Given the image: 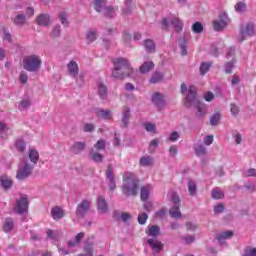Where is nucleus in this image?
I'll return each mask as SVG.
<instances>
[{"label":"nucleus","mask_w":256,"mask_h":256,"mask_svg":"<svg viewBox=\"0 0 256 256\" xmlns=\"http://www.w3.org/2000/svg\"><path fill=\"white\" fill-rule=\"evenodd\" d=\"M179 137H181V134H179V132H177V131H174L170 134L169 141H172V143H175V141H177V139H179Z\"/></svg>","instance_id":"bf43d9fd"},{"label":"nucleus","mask_w":256,"mask_h":256,"mask_svg":"<svg viewBox=\"0 0 256 256\" xmlns=\"http://www.w3.org/2000/svg\"><path fill=\"white\" fill-rule=\"evenodd\" d=\"M3 41H7V43H11L12 41L11 34L5 29H3Z\"/></svg>","instance_id":"69168bd1"},{"label":"nucleus","mask_w":256,"mask_h":256,"mask_svg":"<svg viewBox=\"0 0 256 256\" xmlns=\"http://www.w3.org/2000/svg\"><path fill=\"white\" fill-rule=\"evenodd\" d=\"M14 222L11 218H6L4 221L3 229L5 233H9V231H13Z\"/></svg>","instance_id":"473e14b6"},{"label":"nucleus","mask_w":256,"mask_h":256,"mask_svg":"<svg viewBox=\"0 0 256 256\" xmlns=\"http://www.w3.org/2000/svg\"><path fill=\"white\" fill-rule=\"evenodd\" d=\"M131 117V109L129 107H124L123 109V117H122V123L124 127H127L129 125V119Z\"/></svg>","instance_id":"cd10ccee"},{"label":"nucleus","mask_w":256,"mask_h":256,"mask_svg":"<svg viewBox=\"0 0 256 256\" xmlns=\"http://www.w3.org/2000/svg\"><path fill=\"white\" fill-rule=\"evenodd\" d=\"M193 33H203V24L196 22L192 25Z\"/></svg>","instance_id":"8fccbe9b"},{"label":"nucleus","mask_w":256,"mask_h":256,"mask_svg":"<svg viewBox=\"0 0 256 256\" xmlns=\"http://www.w3.org/2000/svg\"><path fill=\"white\" fill-rule=\"evenodd\" d=\"M213 135H208L204 138V144H206L207 146L211 145L213 143Z\"/></svg>","instance_id":"774afa93"},{"label":"nucleus","mask_w":256,"mask_h":256,"mask_svg":"<svg viewBox=\"0 0 256 256\" xmlns=\"http://www.w3.org/2000/svg\"><path fill=\"white\" fill-rule=\"evenodd\" d=\"M232 137H233L236 145H241V143L243 142V136L239 132H234L232 134Z\"/></svg>","instance_id":"603ef678"},{"label":"nucleus","mask_w":256,"mask_h":256,"mask_svg":"<svg viewBox=\"0 0 256 256\" xmlns=\"http://www.w3.org/2000/svg\"><path fill=\"white\" fill-rule=\"evenodd\" d=\"M155 67V63L153 61H145L140 66V73H149V71L153 70Z\"/></svg>","instance_id":"b1692460"},{"label":"nucleus","mask_w":256,"mask_h":256,"mask_svg":"<svg viewBox=\"0 0 256 256\" xmlns=\"http://www.w3.org/2000/svg\"><path fill=\"white\" fill-rule=\"evenodd\" d=\"M23 67L26 71H37L41 67V59L35 55L27 56L23 60Z\"/></svg>","instance_id":"423d86ee"},{"label":"nucleus","mask_w":256,"mask_h":256,"mask_svg":"<svg viewBox=\"0 0 256 256\" xmlns=\"http://www.w3.org/2000/svg\"><path fill=\"white\" fill-rule=\"evenodd\" d=\"M67 69L70 77H73V79H76V82L79 83V79H83V76H79V64H77L75 60H72L68 63Z\"/></svg>","instance_id":"2eb2a0df"},{"label":"nucleus","mask_w":256,"mask_h":256,"mask_svg":"<svg viewBox=\"0 0 256 256\" xmlns=\"http://www.w3.org/2000/svg\"><path fill=\"white\" fill-rule=\"evenodd\" d=\"M106 179L108 181V187L110 191H114L115 187H117V184H115V175L113 174V168H111V166H108L106 170Z\"/></svg>","instance_id":"a211bd4d"},{"label":"nucleus","mask_w":256,"mask_h":256,"mask_svg":"<svg viewBox=\"0 0 256 256\" xmlns=\"http://www.w3.org/2000/svg\"><path fill=\"white\" fill-rule=\"evenodd\" d=\"M98 94L102 99H107V87L103 83H98Z\"/></svg>","instance_id":"c9c22d12"},{"label":"nucleus","mask_w":256,"mask_h":256,"mask_svg":"<svg viewBox=\"0 0 256 256\" xmlns=\"http://www.w3.org/2000/svg\"><path fill=\"white\" fill-rule=\"evenodd\" d=\"M219 121H221V113L216 112L210 118V125H219Z\"/></svg>","instance_id":"79ce46f5"},{"label":"nucleus","mask_w":256,"mask_h":256,"mask_svg":"<svg viewBox=\"0 0 256 256\" xmlns=\"http://www.w3.org/2000/svg\"><path fill=\"white\" fill-rule=\"evenodd\" d=\"M153 188L151 185H145L141 188L140 197L142 201H147L149 199V193Z\"/></svg>","instance_id":"393cba45"},{"label":"nucleus","mask_w":256,"mask_h":256,"mask_svg":"<svg viewBox=\"0 0 256 256\" xmlns=\"http://www.w3.org/2000/svg\"><path fill=\"white\" fill-rule=\"evenodd\" d=\"M195 151L198 155H205L207 153V149L203 145L196 146Z\"/></svg>","instance_id":"4d7b16f0"},{"label":"nucleus","mask_w":256,"mask_h":256,"mask_svg":"<svg viewBox=\"0 0 256 256\" xmlns=\"http://www.w3.org/2000/svg\"><path fill=\"white\" fill-rule=\"evenodd\" d=\"M64 215H65V212L63 211V209H61L58 206L52 208L51 210V216L55 220L62 219Z\"/></svg>","instance_id":"a878e982"},{"label":"nucleus","mask_w":256,"mask_h":256,"mask_svg":"<svg viewBox=\"0 0 256 256\" xmlns=\"http://www.w3.org/2000/svg\"><path fill=\"white\" fill-rule=\"evenodd\" d=\"M9 125L0 122V139H7V133H9Z\"/></svg>","instance_id":"7c9ffc66"},{"label":"nucleus","mask_w":256,"mask_h":256,"mask_svg":"<svg viewBox=\"0 0 256 256\" xmlns=\"http://www.w3.org/2000/svg\"><path fill=\"white\" fill-rule=\"evenodd\" d=\"M105 140H99L94 147L98 150V151H103V149H105Z\"/></svg>","instance_id":"13d9d810"},{"label":"nucleus","mask_w":256,"mask_h":256,"mask_svg":"<svg viewBox=\"0 0 256 256\" xmlns=\"http://www.w3.org/2000/svg\"><path fill=\"white\" fill-rule=\"evenodd\" d=\"M242 256H256V248L247 247Z\"/></svg>","instance_id":"864d4df0"},{"label":"nucleus","mask_w":256,"mask_h":256,"mask_svg":"<svg viewBox=\"0 0 256 256\" xmlns=\"http://www.w3.org/2000/svg\"><path fill=\"white\" fill-rule=\"evenodd\" d=\"M95 114L98 119H104L105 121L113 119V113L111 110L96 109Z\"/></svg>","instance_id":"6ab92c4d"},{"label":"nucleus","mask_w":256,"mask_h":256,"mask_svg":"<svg viewBox=\"0 0 256 256\" xmlns=\"http://www.w3.org/2000/svg\"><path fill=\"white\" fill-rule=\"evenodd\" d=\"M231 23V19L227 12H221L219 14V19L213 21L214 31H223L226 27H228Z\"/></svg>","instance_id":"9d476101"},{"label":"nucleus","mask_w":256,"mask_h":256,"mask_svg":"<svg viewBox=\"0 0 256 256\" xmlns=\"http://www.w3.org/2000/svg\"><path fill=\"white\" fill-rule=\"evenodd\" d=\"M233 67H235V64L233 62L226 63L224 66L225 73H232Z\"/></svg>","instance_id":"0e129e2a"},{"label":"nucleus","mask_w":256,"mask_h":256,"mask_svg":"<svg viewBox=\"0 0 256 256\" xmlns=\"http://www.w3.org/2000/svg\"><path fill=\"white\" fill-rule=\"evenodd\" d=\"M97 209L99 213H107V202L105 201V198H103V196L98 197Z\"/></svg>","instance_id":"4be33fe9"},{"label":"nucleus","mask_w":256,"mask_h":256,"mask_svg":"<svg viewBox=\"0 0 256 256\" xmlns=\"http://www.w3.org/2000/svg\"><path fill=\"white\" fill-rule=\"evenodd\" d=\"M239 83H241V78H239V76H237V75H233L232 79H231L232 87H237V85H239Z\"/></svg>","instance_id":"052dcab7"},{"label":"nucleus","mask_w":256,"mask_h":256,"mask_svg":"<svg viewBox=\"0 0 256 256\" xmlns=\"http://www.w3.org/2000/svg\"><path fill=\"white\" fill-rule=\"evenodd\" d=\"M15 149L16 151H19V153H23V151L27 149V144L25 143V140L17 139L15 142Z\"/></svg>","instance_id":"2f4dec72"},{"label":"nucleus","mask_w":256,"mask_h":256,"mask_svg":"<svg viewBox=\"0 0 256 256\" xmlns=\"http://www.w3.org/2000/svg\"><path fill=\"white\" fill-rule=\"evenodd\" d=\"M183 239H184V242L186 243V245H191V243H193L195 241V236L188 235V236L184 237Z\"/></svg>","instance_id":"338daca9"},{"label":"nucleus","mask_w":256,"mask_h":256,"mask_svg":"<svg viewBox=\"0 0 256 256\" xmlns=\"http://www.w3.org/2000/svg\"><path fill=\"white\" fill-rule=\"evenodd\" d=\"M144 47L148 53L155 52V42H153L151 39H148L144 42Z\"/></svg>","instance_id":"f704fd0d"},{"label":"nucleus","mask_w":256,"mask_h":256,"mask_svg":"<svg viewBox=\"0 0 256 256\" xmlns=\"http://www.w3.org/2000/svg\"><path fill=\"white\" fill-rule=\"evenodd\" d=\"M179 47H180V53L183 57L187 55V41L186 40H180L179 41Z\"/></svg>","instance_id":"49530a36"},{"label":"nucleus","mask_w":256,"mask_h":256,"mask_svg":"<svg viewBox=\"0 0 256 256\" xmlns=\"http://www.w3.org/2000/svg\"><path fill=\"white\" fill-rule=\"evenodd\" d=\"M83 237H85V233L81 232V233L77 234L74 241L68 242V247H75V246L79 245V242L81 241V239H83Z\"/></svg>","instance_id":"e433bc0d"},{"label":"nucleus","mask_w":256,"mask_h":256,"mask_svg":"<svg viewBox=\"0 0 256 256\" xmlns=\"http://www.w3.org/2000/svg\"><path fill=\"white\" fill-rule=\"evenodd\" d=\"M188 191L190 195H195V192L197 191V184L193 180L188 182Z\"/></svg>","instance_id":"09e8293b"},{"label":"nucleus","mask_w":256,"mask_h":256,"mask_svg":"<svg viewBox=\"0 0 256 256\" xmlns=\"http://www.w3.org/2000/svg\"><path fill=\"white\" fill-rule=\"evenodd\" d=\"M161 231L159 226H149L148 227V235L150 237H157Z\"/></svg>","instance_id":"4c0bfd02"},{"label":"nucleus","mask_w":256,"mask_h":256,"mask_svg":"<svg viewBox=\"0 0 256 256\" xmlns=\"http://www.w3.org/2000/svg\"><path fill=\"white\" fill-rule=\"evenodd\" d=\"M28 159H30L33 165H37L39 162V151H37V149H30L28 151Z\"/></svg>","instance_id":"5701e85b"},{"label":"nucleus","mask_w":256,"mask_h":256,"mask_svg":"<svg viewBox=\"0 0 256 256\" xmlns=\"http://www.w3.org/2000/svg\"><path fill=\"white\" fill-rule=\"evenodd\" d=\"M225 197V194L220 188H214L212 190V199H223Z\"/></svg>","instance_id":"37998d69"},{"label":"nucleus","mask_w":256,"mask_h":256,"mask_svg":"<svg viewBox=\"0 0 256 256\" xmlns=\"http://www.w3.org/2000/svg\"><path fill=\"white\" fill-rule=\"evenodd\" d=\"M0 183L4 189H9L13 185V180L7 175L0 176Z\"/></svg>","instance_id":"bb28decb"},{"label":"nucleus","mask_w":256,"mask_h":256,"mask_svg":"<svg viewBox=\"0 0 256 256\" xmlns=\"http://www.w3.org/2000/svg\"><path fill=\"white\" fill-rule=\"evenodd\" d=\"M209 69H211V63L203 62L200 65V74L205 75Z\"/></svg>","instance_id":"de8ad7c7"},{"label":"nucleus","mask_w":256,"mask_h":256,"mask_svg":"<svg viewBox=\"0 0 256 256\" xmlns=\"http://www.w3.org/2000/svg\"><path fill=\"white\" fill-rule=\"evenodd\" d=\"M230 111L234 117H237L239 115V106L231 104Z\"/></svg>","instance_id":"e2e57ef3"},{"label":"nucleus","mask_w":256,"mask_h":256,"mask_svg":"<svg viewBox=\"0 0 256 256\" xmlns=\"http://www.w3.org/2000/svg\"><path fill=\"white\" fill-rule=\"evenodd\" d=\"M152 103L158 106V109H161L165 105V100L163 99V94L156 92L152 96Z\"/></svg>","instance_id":"aec40b11"},{"label":"nucleus","mask_w":256,"mask_h":256,"mask_svg":"<svg viewBox=\"0 0 256 256\" xmlns=\"http://www.w3.org/2000/svg\"><path fill=\"white\" fill-rule=\"evenodd\" d=\"M14 23L16 25H23V23H25V16L23 14L17 15L14 19Z\"/></svg>","instance_id":"5fc2aeb1"},{"label":"nucleus","mask_w":256,"mask_h":256,"mask_svg":"<svg viewBox=\"0 0 256 256\" xmlns=\"http://www.w3.org/2000/svg\"><path fill=\"white\" fill-rule=\"evenodd\" d=\"M231 23V19L227 12H221L219 14V19L213 21L214 31H223L226 27H228Z\"/></svg>","instance_id":"0eeeda50"},{"label":"nucleus","mask_w":256,"mask_h":256,"mask_svg":"<svg viewBox=\"0 0 256 256\" xmlns=\"http://www.w3.org/2000/svg\"><path fill=\"white\" fill-rule=\"evenodd\" d=\"M231 23V19L227 12H221L219 14V19L213 21L214 31H223L226 27H228Z\"/></svg>","instance_id":"6e6552de"},{"label":"nucleus","mask_w":256,"mask_h":256,"mask_svg":"<svg viewBox=\"0 0 256 256\" xmlns=\"http://www.w3.org/2000/svg\"><path fill=\"white\" fill-rule=\"evenodd\" d=\"M149 216H147V213H141L138 216V222L140 223V225H145V223L147 222Z\"/></svg>","instance_id":"6e6d98bb"},{"label":"nucleus","mask_w":256,"mask_h":256,"mask_svg":"<svg viewBox=\"0 0 256 256\" xmlns=\"http://www.w3.org/2000/svg\"><path fill=\"white\" fill-rule=\"evenodd\" d=\"M181 93L185 95L186 107H196L197 117H204L207 113V106L197 99V87L190 85L187 87L186 83L181 84Z\"/></svg>","instance_id":"f257e3e1"},{"label":"nucleus","mask_w":256,"mask_h":256,"mask_svg":"<svg viewBox=\"0 0 256 256\" xmlns=\"http://www.w3.org/2000/svg\"><path fill=\"white\" fill-rule=\"evenodd\" d=\"M231 237H233V231L227 230L218 234L217 240L220 245H223V243H225V240L231 239Z\"/></svg>","instance_id":"412c9836"},{"label":"nucleus","mask_w":256,"mask_h":256,"mask_svg":"<svg viewBox=\"0 0 256 256\" xmlns=\"http://www.w3.org/2000/svg\"><path fill=\"white\" fill-rule=\"evenodd\" d=\"M122 191L124 195H137V191H139V180H137L135 174L131 172L124 174Z\"/></svg>","instance_id":"7ed1b4c3"},{"label":"nucleus","mask_w":256,"mask_h":256,"mask_svg":"<svg viewBox=\"0 0 256 256\" xmlns=\"http://www.w3.org/2000/svg\"><path fill=\"white\" fill-rule=\"evenodd\" d=\"M83 149H85V143L83 142H75L71 147V151L75 153V155H79Z\"/></svg>","instance_id":"c85d7f7f"},{"label":"nucleus","mask_w":256,"mask_h":256,"mask_svg":"<svg viewBox=\"0 0 256 256\" xmlns=\"http://www.w3.org/2000/svg\"><path fill=\"white\" fill-rule=\"evenodd\" d=\"M36 23L42 27H47L49 25V15L41 14L37 17Z\"/></svg>","instance_id":"c756f323"},{"label":"nucleus","mask_w":256,"mask_h":256,"mask_svg":"<svg viewBox=\"0 0 256 256\" xmlns=\"http://www.w3.org/2000/svg\"><path fill=\"white\" fill-rule=\"evenodd\" d=\"M97 39V33L93 30H89L86 34V41L87 43H93Z\"/></svg>","instance_id":"a18cd8bd"},{"label":"nucleus","mask_w":256,"mask_h":256,"mask_svg":"<svg viewBox=\"0 0 256 256\" xmlns=\"http://www.w3.org/2000/svg\"><path fill=\"white\" fill-rule=\"evenodd\" d=\"M141 167H151L153 165V158L151 156H143L140 158Z\"/></svg>","instance_id":"72a5a7b5"},{"label":"nucleus","mask_w":256,"mask_h":256,"mask_svg":"<svg viewBox=\"0 0 256 256\" xmlns=\"http://www.w3.org/2000/svg\"><path fill=\"white\" fill-rule=\"evenodd\" d=\"M231 23V19L227 12H221L219 14V19L213 21L214 31H223L226 27H228Z\"/></svg>","instance_id":"1a4fd4ad"},{"label":"nucleus","mask_w":256,"mask_h":256,"mask_svg":"<svg viewBox=\"0 0 256 256\" xmlns=\"http://www.w3.org/2000/svg\"><path fill=\"white\" fill-rule=\"evenodd\" d=\"M29 107H31V100L29 99L22 100L18 105L19 111H25L29 109Z\"/></svg>","instance_id":"58836bf2"},{"label":"nucleus","mask_w":256,"mask_h":256,"mask_svg":"<svg viewBox=\"0 0 256 256\" xmlns=\"http://www.w3.org/2000/svg\"><path fill=\"white\" fill-rule=\"evenodd\" d=\"M147 243L151 247L153 255H157L163 251V243H161V241L151 238L148 239Z\"/></svg>","instance_id":"f3484780"},{"label":"nucleus","mask_w":256,"mask_h":256,"mask_svg":"<svg viewBox=\"0 0 256 256\" xmlns=\"http://www.w3.org/2000/svg\"><path fill=\"white\" fill-rule=\"evenodd\" d=\"M114 69L112 70V77L115 79H125V77H135L134 70L131 68L129 60L126 58H116L113 60Z\"/></svg>","instance_id":"f03ea898"},{"label":"nucleus","mask_w":256,"mask_h":256,"mask_svg":"<svg viewBox=\"0 0 256 256\" xmlns=\"http://www.w3.org/2000/svg\"><path fill=\"white\" fill-rule=\"evenodd\" d=\"M31 173H33V166L27 161H23L20 165V169L17 172L16 179L23 181V179H27Z\"/></svg>","instance_id":"f8f14e48"},{"label":"nucleus","mask_w":256,"mask_h":256,"mask_svg":"<svg viewBox=\"0 0 256 256\" xmlns=\"http://www.w3.org/2000/svg\"><path fill=\"white\" fill-rule=\"evenodd\" d=\"M90 155H91V158L95 161V163H101V161H103V155L97 152L92 151Z\"/></svg>","instance_id":"3c124183"},{"label":"nucleus","mask_w":256,"mask_h":256,"mask_svg":"<svg viewBox=\"0 0 256 256\" xmlns=\"http://www.w3.org/2000/svg\"><path fill=\"white\" fill-rule=\"evenodd\" d=\"M169 25H172L176 33L183 31V22L179 17L168 16L162 20V29L169 31Z\"/></svg>","instance_id":"20e7f679"},{"label":"nucleus","mask_w":256,"mask_h":256,"mask_svg":"<svg viewBox=\"0 0 256 256\" xmlns=\"http://www.w3.org/2000/svg\"><path fill=\"white\" fill-rule=\"evenodd\" d=\"M204 99H205V101H207L209 103V102L213 101V99H215V95L213 94V92L208 91L204 94Z\"/></svg>","instance_id":"680f3d73"},{"label":"nucleus","mask_w":256,"mask_h":256,"mask_svg":"<svg viewBox=\"0 0 256 256\" xmlns=\"http://www.w3.org/2000/svg\"><path fill=\"white\" fill-rule=\"evenodd\" d=\"M28 209H29V199L27 198V195H21L18 199H16L14 211L19 215H23V213H27Z\"/></svg>","instance_id":"9b49d317"},{"label":"nucleus","mask_w":256,"mask_h":256,"mask_svg":"<svg viewBox=\"0 0 256 256\" xmlns=\"http://www.w3.org/2000/svg\"><path fill=\"white\" fill-rule=\"evenodd\" d=\"M89 209H91V200H82L76 209L77 217H85Z\"/></svg>","instance_id":"dca6fc26"},{"label":"nucleus","mask_w":256,"mask_h":256,"mask_svg":"<svg viewBox=\"0 0 256 256\" xmlns=\"http://www.w3.org/2000/svg\"><path fill=\"white\" fill-rule=\"evenodd\" d=\"M160 81H163V73L161 72H155L152 77L150 78V83H159Z\"/></svg>","instance_id":"a19ab883"},{"label":"nucleus","mask_w":256,"mask_h":256,"mask_svg":"<svg viewBox=\"0 0 256 256\" xmlns=\"http://www.w3.org/2000/svg\"><path fill=\"white\" fill-rule=\"evenodd\" d=\"M144 129L148 132V133H157V128L155 126V124L151 123V122H145L144 124Z\"/></svg>","instance_id":"c03bdc74"},{"label":"nucleus","mask_w":256,"mask_h":256,"mask_svg":"<svg viewBox=\"0 0 256 256\" xmlns=\"http://www.w3.org/2000/svg\"><path fill=\"white\" fill-rule=\"evenodd\" d=\"M168 199L172 201L174 207L169 210L170 216L173 219H181V210H179V203H181V199H179V195L174 191L168 193Z\"/></svg>","instance_id":"39448f33"},{"label":"nucleus","mask_w":256,"mask_h":256,"mask_svg":"<svg viewBox=\"0 0 256 256\" xmlns=\"http://www.w3.org/2000/svg\"><path fill=\"white\" fill-rule=\"evenodd\" d=\"M94 9L101 13L104 11V15L106 17H114L115 16V9L112 7H105V2L103 0H95L94 1Z\"/></svg>","instance_id":"ddd939ff"},{"label":"nucleus","mask_w":256,"mask_h":256,"mask_svg":"<svg viewBox=\"0 0 256 256\" xmlns=\"http://www.w3.org/2000/svg\"><path fill=\"white\" fill-rule=\"evenodd\" d=\"M255 35V25L253 23H248L240 29V35L238 41H245L247 37H254Z\"/></svg>","instance_id":"4468645a"},{"label":"nucleus","mask_w":256,"mask_h":256,"mask_svg":"<svg viewBox=\"0 0 256 256\" xmlns=\"http://www.w3.org/2000/svg\"><path fill=\"white\" fill-rule=\"evenodd\" d=\"M234 9L237 13H243L247 10V4L243 1H239L235 4Z\"/></svg>","instance_id":"ea45409f"}]
</instances>
